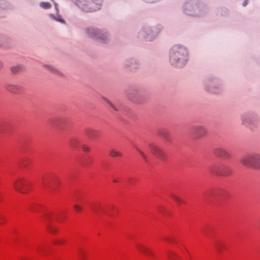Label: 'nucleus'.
Segmentation results:
<instances>
[{
    "label": "nucleus",
    "mask_w": 260,
    "mask_h": 260,
    "mask_svg": "<svg viewBox=\"0 0 260 260\" xmlns=\"http://www.w3.org/2000/svg\"><path fill=\"white\" fill-rule=\"evenodd\" d=\"M93 210L95 211V212H97L96 209H95V210L93 209Z\"/></svg>",
    "instance_id": "33"
},
{
    "label": "nucleus",
    "mask_w": 260,
    "mask_h": 260,
    "mask_svg": "<svg viewBox=\"0 0 260 260\" xmlns=\"http://www.w3.org/2000/svg\"><path fill=\"white\" fill-rule=\"evenodd\" d=\"M25 185H26V183L22 179H19L14 182L15 189L22 193L26 192V190L23 188V187Z\"/></svg>",
    "instance_id": "8"
},
{
    "label": "nucleus",
    "mask_w": 260,
    "mask_h": 260,
    "mask_svg": "<svg viewBox=\"0 0 260 260\" xmlns=\"http://www.w3.org/2000/svg\"><path fill=\"white\" fill-rule=\"evenodd\" d=\"M74 208L77 212H79L82 210V207L78 205H75Z\"/></svg>",
    "instance_id": "23"
},
{
    "label": "nucleus",
    "mask_w": 260,
    "mask_h": 260,
    "mask_svg": "<svg viewBox=\"0 0 260 260\" xmlns=\"http://www.w3.org/2000/svg\"><path fill=\"white\" fill-rule=\"evenodd\" d=\"M186 54L187 51L184 47L178 45H174L170 50V62L176 67H182L186 61Z\"/></svg>",
    "instance_id": "1"
},
{
    "label": "nucleus",
    "mask_w": 260,
    "mask_h": 260,
    "mask_svg": "<svg viewBox=\"0 0 260 260\" xmlns=\"http://www.w3.org/2000/svg\"><path fill=\"white\" fill-rule=\"evenodd\" d=\"M79 143V140L75 138H71L69 142L70 146L72 148H76Z\"/></svg>",
    "instance_id": "14"
},
{
    "label": "nucleus",
    "mask_w": 260,
    "mask_h": 260,
    "mask_svg": "<svg viewBox=\"0 0 260 260\" xmlns=\"http://www.w3.org/2000/svg\"><path fill=\"white\" fill-rule=\"evenodd\" d=\"M113 181H114V182H117L116 180H113Z\"/></svg>",
    "instance_id": "35"
},
{
    "label": "nucleus",
    "mask_w": 260,
    "mask_h": 260,
    "mask_svg": "<svg viewBox=\"0 0 260 260\" xmlns=\"http://www.w3.org/2000/svg\"><path fill=\"white\" fill-rule=\"evenodd\" d=\"M139 250L146 256L152 255V252L148 247L144 245H139L138 247Z\"/></svg>",
    "instance_id": "12"
},
{
    "label": "nucleus",
    "mask_w": 260,
    "mask_h": 260,
    "mask_svg": "<svg viewBox=\"0 0 260 260\" xmlns=\"http://www.w3.org/2000/svg\"><path fill=\"white\" fill-rule=\"evenodd\" d=\"M53 214L52 213L47 212L43 215V217L46 220H51L52 216H53Z\"/></svg>",
    "instance_id": "18"
},
{
    "label": "nucleus",
    "mask_w": 260,
    "mask_h": 260,
    "mask_svg": "<svg viewBox=\"0 0 260 260\" xmlns=\"http://www.w3.org/2000/svg\"><path fill=\"white\" fill-rule=\"evenodd\" d=\"M242 121L245 124L248 125H254L257 122L255 118H254L250 115H245L243 116Z\"/></svg>",
    "instance_id": "10"
},
{
    "label": "nucleus",
    "mask_w": 260,
    "mask_h": 260,
    "mask_svg": "<svg viewBox=\"0 0 260 260\" xmlns=\"http://www.w3.org/2000/svg\"><path fill=\"white\" fill-rule=\"evenodd\" d=\"M213 153L216 156L225 159H228L231 157V155L228 151L220 147L214 149Z\"/></svg>",
    "instance_id": "7"
},
{
    "label": "nucleus",
    "mask_w": 260,
    "mask_h": 260,
    "mask_svg": "<svg viewBox=\"0 0 260 260\" xmlns=\"http://www.w3.org/2000/svg\"><path fill=\"white\" fill-rule=\"evenodd\" d=\"M3 66V63L1 61H0V69L2 68Z\"/></svg>",
    "instance_id": "30"
},
{
    "label": "nucleus",
    "mask_w": 260,
    "mask_h": 260,
    "mask_svg": "<svg viewBox=\"0 0 260 260\" xmlns=\"http://www.w3.org/2000/svg\"><path fill=\"white\" fill-rule=\"evenodd\" d=\"M137 151L139 152V153L141 155L142 158L145 160H147V158L143 152H142L140 149L138 148H136Z\"/></svg>",
    "instance_id": "22"
},
{
    "label": "nucleus",
    "mask_w": 260,
    "mask_h": 260,
    "mask_svg": "<svg viewBox=\"0 0 260 260\" xmlns=\"http://www.w3.org/2000/svg\"><path fill=\"white\" fill-rule=\"evenodd\" d=\"M79 256H80V258H81V260H84L85 255L83 252H81L80 253Z\"/></svg>",
    "instance_id": "26"
},
{
    "label": "nucleus",
    "mask_w": 260,
    "mask_h": 260,
    "mask_svg": "<svg viewBox=\"0 0 260 260\" xmlns=\"http://www.w3.org/2000/svg\"><path fill=\"white\" fill-rule=\"evenodd\" d=\"M2 217V215L1 214H0V218Z\"/></svg>",
    "instance_id": "36"
},
{
    "label": "nucleus",
    "mask_w": 260,
    "mask_h": 260,
    "mask_svg": "<svg viewBox=\"0 0 260 260\" xmlns=\"http://www.w3.org/2000/svg\"><path fill=\"white\" fill-rule=\"evenodd\" d=\"M6 88L9 91L14 93H20L23 90L22 87L17 84H8Z\"/></svg>",
    "instance_id": "9"
},
{
    "label": "nucleus",
    "mask_w": 260,
    "mask_h": 260,
    "mask_svg": "<svg viewBox=\"0 0 260 260\" xmlns=\"http://www.w3.org/2000/svg\"><path fill=\"white\" fill-rule=\"evenodd\" d=\"M225 248V247L223 244H218L216 246V249L219 252H221L223 249Z\"/></svg>",
    "instance_id": "21"
},
{
    "label": "nucleus",
    "mask_w": 260,
    "mask_h": 260,
    "mask_svg": "<svg viewBox=\"0 0 260 260\" xmlns=\"http://www.w3.org/2000/svg\"><path fill=\"white\" fill-rule=\"evenodd\" d=\"M192 133L198 138H200L207 134V130L205 126L198 125L193 127Z\"/></svg>",
    "instance_id": "5"
},
{
    "label": "nucleus",
    "mask_w": 260,
    "mask_h": 260,
    "mask_svg": "<svg viewBox=\"0 0 260 260\" xmlns=\"http://www.w3.org/2000/svg\"><path fill=\"white\" fill-rule=\"evenodd\" d=\"M82 148L83 150L84 151L88 152L89 151V148L86 146H85V145L83 146Z\"/></svg>",
    "instance_id": "25"
},
{
    "label": "nucleus",
    "mask_w": 260,
    "mask_h": 260,
    "mask_svg": "<svg viewBox=\"0 0 260 260\" xmlns=\"http://www.w3.org/2000/svg\"><path fill=\"white\" fill-rule=\"evenodd\" d=\"M240 162L244 166L260 170V154L253 153L245 155L241 157Z\"/></svg>",
    "instance_id": "2"
},
{
    "label": "nucleus",
    "mask_w": 260,
    "mask_h": 260,
    "mask_svg": "<svg viewBox=\"0 0 260 260\" xmlns=\"http://www.w3.org/2000/svg\"><path fill=\"white\" fill-rule=\"evenodd\" d=\"M247 2L246 1V2H244L243 3V5L244 6H246L247 5Z\"/></svg>",
    "instance_id": "29"
},
{
    "label": "nucleus",
    "mask_w": 260,
    "mask_h": 260,
    "mask_svg": "<svg viewBox=\"0 0 260 260\" xmlns=\"http://www.w3.org/2000/svg\"><path fill=\"white\" fill-rule=\"evenodd\" d=\"M87 33L92 39H97L100 42H106L107 36L101 34L98 30H95L93 28H89L87 29Z\"/></svg>",
    "instance_id": "4"
},
{
    "label": "nucleus",
    "mask_w": 260,
    "mask_h": 260,
    "mask_svg": "<svg viewBox=\"0 0 260 260\" xmlns=\"http://www.w3.org/2000/svg\"><path fill=\"white\" fill-rule=\"evenodd\" d=\"M106 101L107 102V103L110 105L111 107L114 108L115 110H117V109L113 106V105L112 104V103L108 100L107 99H106Z\"/></svg>",
    "instance_id": "27"
},
{
    "label": "nucleus",
    "mask_w": 260,
    "mask_h": 260,
    "mask_svg": "<svg viewBox=\"0 0 260 260\" xmlns=\"http://www.w3.org/2000/svg\"><path fill=\"white\" fill-rule=\"evenodd\" d=\"M109 155L113 157H121L122 156V153L121 152L113 149L110 151Z\"/></svg>",
    "instance_id": "13"
},
{
    "label": "nucleus",
    "mask_w": 260,
    "mask_h": 260,
    "mask_svg": "<svg viewBox=\"0 0 260 260\" xmlns=\"http://www.w3.org/2000/svg\"><path fill=\"white\" fill-rule=\"evenodd\" d=\"M159 135L164 138L168 139L169 134L168 131L163 129L160 132Z\"/></svg>",
    "instance_id": "17"
},
{
    "label": "nucleus",
    "mask_w": 260,
    "mask_h": 260,
    "mask_svg": "<svg viewBox=\"0 0 260 260\" xmlns=\"http://www.w3.org/2000/svg\"><path fill=\"white\" fill-rule=\"evenodd\" d=\"M175 256V254L173 253H170L168 254V258L170 260H172Z\"/></svg>",
    "instance_id": "24"
},
{
    "label": "nucleus",
    "mask_w": 260,
    "mask_h": 260,
    "mask_svg": "<svg viewBox=\"0 0 260 260\" xmlns=\"http://www.w3.org/2000/svg\"><path fill=\"white\" fill-rule=\"evenodd\" d=\"M43 184H44V186L46 185V181H45V180H43Z\"/></svg>",
    "instance_id": "31"
},
{
    "label": "nucleus",
    "mask_w": 260,
    "mask_h": 260,
    "mask_svg": "<svg viewBox=\"0 0 260 260\" xmlns=\"http://www.w3.org/2000/svg\"><path fill=\"white\" fill-rule=\"evenodd\" d=\"M21 70L22 67L20 65L14 66L11 68V71L14 74H16Z\"/></svg>",
    "instance_id": "15"
},
{
    "label": "nucleus",
    "mask_w": 260,
    "mask_h": 260,
    "mask_svg": "<svg viewBox=\"0 0 260 260\" xmlns=\"http://www.w3.org/2000/svg\"><path fill=\"white\" fill-rule=\"evenodd\" d=\"M40 6L44 9H48L50 8L51 5L48 2H42L40 4Z\"/></svg>",
    "instance_id": "20"
},
{
    "label": "nucleus",
    "mask_w": 260,
    "mask_h": 260,
    "mask_svg": "<svg viewBox=\"0 0 260 260\" xmlns=\"http://www.w3.org/2000/svg\"><path fill=\"white\" fill-rule=\"evenodd\" d=\"M88 8H83L84 11L86 12L95 11L98 9L99 6L96 4H94L93 2H89L86 4Z\"/></svg>",
    "instance_id": "11"
},
{
    "label": "nucleus",
    "mask_w": 260,
    "mask_h": 260,
    "mask_svg": "<svg viewBox=\"0 0 260 260\" xmlns=\"http://www.w3.org/2000/svg\"><path fill=\"white\" fill-rule=\"evenodd\" d=\"M50 70H51L53 72H55L56 71V70L53 67H51Z\"/></svg>",
    "instance_id": "28"
},
{
    "label": "nucleus",
    "mask_w": 260,
    "mask_h": 260,
    "mask_svg": "<svg viewBox=\"0 0 260 260\" xmlns=\"http://www.w3.org/2000/svg\"><path fill=\"white\" fill-rule=\"evenodd\" d=\"M210 171L213 174L222 176H228L231 173L230 168L226 165L222 166L221 167H213L211 168Z\"/></svg>",
    "instance_id": "3"
},
{
    "label": "nucleus",
    "mask_w": 260,
    "mask_h": 260,
    "mask_svg": "<svg viewBox=\"0 0 260 260\" xmlns=\"http://www.w3.org/2000/svg\"><path fill=\"white\" fill-rule=\"evenodd\" d=\"M59 21H60V22H64V21H63V20H62V19L59 20Z\"/></svg>",
    "instance_id": "32"
},
{
    "label": "nucleus",
    "mask_w": 260,
    "mask_h": 260,
    "mask_svg": "<svg viewBox=\"0 0 260 260\" xmlns=\"http://www.w3.org/2000/svg\"><path fill=\"white\" fill-rule=\"evenodd\" d=\"M171 198L177 203H178V204H180V203H183V201L182 199H181L180 198H179L178 197L175 196V195H174V194H172L171 195Z\"/></svg>",
    "instance_id": "19"
},
{
    "label": "nucleus",
    "mask_w": 260,
    "mask_h": 260,
    "mask_svg": "<svg viewBox=\"0 0 260 260\" xmlns=\"http://www.w3.org/2000/svg\"><path fill=\"white\" fill-rule=\"evenodd\" d=\"M147 41H151V39H147Z\"/></svg>",
    "instance_id": "34"
},
{
    "label": "nucleus",
    "mask_w": 260,
    "mask_h": 260,
    "mask_svg": "<svg viewBox=\"0 0 260 260\" xmlns=\"http://www.w3.org/2000/svg\"><path fill=\"white\" fill-rule=\"evenodd\" d=\"M85 133L89 137H92L94 136L95 131L94 129L89 128L86 130Z\"/></svg>",
    "instance_id": "16"
},
{
    "label": "nucleus",
    "mask_w": 260,
    "mask_h": 260,
    "mask_svg": "<svg viewBox=\"0 0 260 260\" xmlns=\"http://www.w3.org/2000/svg\"><path fill=\"white\" fill-rule=\"evenodd\" d=\"M149 147L150 149L151 152L156 157L161 159L164 158V153L158 146L153 144H150Z\"/></svg>",
    "instance_id": "6"
}]
</instances>
